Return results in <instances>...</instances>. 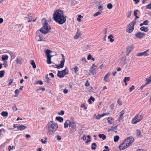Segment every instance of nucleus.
<instances>
[{"mask_svg": "<svg viewBox=\"0 0 151 151\" xmlns=\"http://www.w3.org/2000/svg\"><path fill=\"white\" fill-rule=\"evenodd\" d=\"M66 16H64L63 12L59 10H57L53 15L54 20L59 24H62L66 21Z\"/></svg>", "mask_w": 151, "mask_h": 151, "instance_id": "obj_1", "label": "nucleus"}, {"mask_svg": "<svg viewBox=\"0 0 151 151\" xmlns=\"http://www.w3.org/2000/svg\"><path fill=\"white\" fill-rule=\"evenodd\" d=\"M58 128V125L57 123H53L52 121L49 122L46 126L49 134L50 135L54 134Z\"/></svg>", "mask_w": 151, "mask_h": 151, "instance_id": "obj_2", "label": "nucleus"}, {"mask_svg": "<svg viewBox=\"0 0 151 151\" xmlns=\"http://www.w3.org/2000/svg\"><path fill=\"white\" fill-rule=\"evenodd\" d=\"M42 22L43 24V26L40 31L42 33L45 34L49 32L50 29H51V28L48 26V23L45 19H42Z\"/></svg>", "mask_w": 151, "mask_h": 151, "instance_id": "obj_3", "label": "nucleus"}, {"mask_svg": "<svg viewBox=\"0 0 151 151\" xmlns=\"http://www.w3.org/2000/svg\"><path fill=\"white\" fill-rule=\"evenodd\" d=\"M69 132L70 133L73 134L75 132L77 129L76 123L72 122L69 125Z\"/></svg>", "mask_w": 151, "mask_h": 151, "instance_id": "obj_4", "label": "nucleus"}, {"mask_svg": "<svg viewBox=\"0 0 151 151\" xmlns=\"http://www.w3.org/2000/svg\"><path fill=\"white\" fill-rule=\"evenodd\" d=\"M143 118L142 114H138L135 116L132 119V123L134 124H135L137 122L140 121Z\"/></svg>", "mask_w": 151, "mask_h": 151, "instance_id": "obj_5", "label": "nucleus"}, {"mask_svg": "<svg viewBox=\"0 0 151 151\" xmlns=\"http://www.w3.org/2000/svg\"><path fill=\"white\" fill-rule=\"evenodd\" d=\"M136 22L132 21L128 26L129 28L127 29V32L129 33H131L134 29V24Z\"/></svg>", "mask_w": 151, "mask_h": 151, "instance_id": "obj_6", "label": "nucleus"}, {"mask_svg": "<svg viewBox=\"0 0 151 151\" xmlns=\"http://www.w3.org/2000/svg\"><path fill=\"white\" fill-rule=\"evenodd\" d=\"M126 141L123 142L122 144L120 145L119 147L120 150H124L127 148L129 146V144L126 143Z\"/></svg>", "mask_w": 151, "mask_h": 151, "instance_id": "obj_7", "label": "nucleus"}, {"mask_svg": "<svg viewBox=\"0 0 151 151\" xmlns=\"http://www.w3.org/2000/svg\"><path fill=\"white\" fill-rule=\"evenodd\" d=\"M37 35L36 36V40L38 41H42V40L43 38L42 36V35L40 34V32L39 31H37L36 32Z\"/></svg>", "mask_w": 151, "mask_h": 151, "instance_id": "obj_8", "label": "nucleus"}, {"mask_svg": "<svg viewBox=\"0 0 151 151\" xmlns=\"http://www.w3.org/2000/svg\"><path fill=\"white\" fill-rule=\"evenodd\" d=\"M134 138L132 137H129L127 138L126 141L127 144H129V146L134 142Z\"/></svg>", "mask_w": 151, "mask_h": 151, "instance_id": "obj_9", "label": "nucleus"}, {"mask_svg": "<svg viewBox=\"0 0 151 151\" xmlns=\"http://www.w3.org/2000/svg\"><path fill=\"white\" fill-rule=\"evenodd\" d=\"M149 50L148 49L144 52L138 53L137 54V55L138 56H147L149 55V53H147Z\"/></svg>", "mask_w": 151, "mask_h": 151, "instance_id": "obj_10", "label": "nucleus"}, {"mask_svg": "<svg viewBox=\"0 0 151 151\" xmlns=\"http://www.w3.org/2000/svg\"><path fill=\"white\" fill-rule=\"evenodd\" d=\"M145 35V33L139 32L136 33L135 35V36L138 38L142 39L143 38Z\"/></svg>", "mask_w": 151, "mask_h": 151, "instance_id": "obj_11", "label": "nucleus"}, {"mask_svg": "<svg viewBox=\"0 0 151 151\" xmlns=\"http://www.w3.org/2000/svg\"><path fill=\"white\" fill-rule=\"evenodd\" d=\"M62 59L63 60L61 61L60 64L57 66L58 68H62L64 66L65 59L64 56L62 57Z\"/></svg>", "mask_w": 151, "mask_h": 151, "instance_id": "obj_12", "label": "nucleus"}, {"mask_svg": "<svg viewBox=\"0 0 151 151\" xmlns=\"http://www.w3.org/2000/svg\"><path fill=\"white\" fill-rule=\"evenodd\" d=\"M124 110H122L120 113V115L119 117L118 120L119 122L122 121L123 120V115L124 114Z\"/></svg>", "mask_w": 151, "mask_h": 151, "instance_id": "obj_13", "label": "nucleus"}, {"mask_svg": "<svg viewBox=\"0 0 151 151\" xmlns=\"http://www.w3.org/2000/svg\"><path fill=\"white\" fill-rule=\"evenodd\" d=\"M106 114L103 113L102 114H98V115L96 116V114H95L94 115V117L97 119H99L101 117L106 115Z\"/></svg>", "mask_w": 151, "mask_h": 151, "instance_id": "obj_14", "label": "nucleus"}, {"mask_svg": "<svg viewBox=\"0 0 151 151\" xmlns=\"http://www.w3.org/2000/svg\"><path fill=\"white\" fill-rule=\"evenodd\" d=\"M72 122L70 121L69 120H67L64 123V127L65 128H66L68 127L69 125Z\"/></svg>", "mask_w": 151, "mask_h": 151, "instance_id": "obj_15", "label": "nucleus"}, {"mask_svg": "<svg viewBox=\"0 0 151 151\" xmlns=\"http://www.w3.org/2000/svg\"><path fill=\"white\" fill-rule=\"evenodd\" d=\"M17 129L20 130H23L27 128L26 126L22 125H21L19 126H17Z\"/></svg>", "mask_w": 151, "mask_h": 151, "instance_id": "obj_16", "label": "nucleus"}, {"mask_svg": "<svg viewBox=\"0 0 151 151\" xmlns=\"http://www.w3.org/2000/svg\"><path fill=\"white\" fill-rule=\"evenodd\" d=\"M16 61L17 63L18 64H21L23 63V60L22 58L19 57L17 58L16 59Z\"/></svg>", "mask_w": 151, "mask_h": 151, "instance_id": "obj_17", "label": "nucleus"}, {"mask_svg": "<svg viewBox=\"0 0 151 151\" xmlns=\"http://www.w3.org/2000/svg\"><path fill=\"white\" fill-rule=\"evenodd\" d=\"M52 51L48 49L45 52L46 55L47 57H52V56L50 55L51 53L52 52Z\"/></svg>", "mask_w": 151, "mask_h": 151, "instance_id": "obj_18", "label": "nucleus"}, {"mask_svg": "<svg viewBox=\"0 0 151 151\" xmlns=\"http://www.w3.org/2000/svg\"><path fill=\"white\" fill-rule=\"evenodd\" d=\"M45 78L46 79V80L45 81V82L47 83V84L49 85L50 81V79H49L48 77V74L46 75L45 76Z\"/></svg>", "mask_w": 151, "mask_h": 151, "instance_id": "obj_19", "label": "nucleus"}, {"mask_svg": "<svg viewBox=\"0 0 151 151\" xmlns=\"http://www.w3.org/2000/svg\"><path fill=\"white\" fill-rule=\"evenodd\" d=\"M133 48L132 46H129L127 47V52L128 54H129L131 51L132 50Z\"/></svg>", "mask_w": 151, "mask_h": 151, "instance_id": "obj_20", "label": "nucleus"}, {"mask_svg": "<svg viewBox=\"0 0 151 151\" xmlns=\"http://www.w3.org/2000/svg\"><path fill=\"white\" fill-rule=\"evenodd\" d=\"M67 71H68V69L67 68H65L64 70L61 71L62 75L63 76V77L66 74H68L67 72Z\"/></svg>", "mask_w": 151, "mask_h": 151, "instance_id": "obj_21", "label": "nucleus"}, {"mask_svg": "<svg viewBox=\"0 0 151 151\" xmlns=\"http://www.w3.org/2000/svg\"><path fill=\"white\" fill-rule=\"evenodd\" d=\"M140 29L142 31H143L145 32H147L148 30V28L145 27H141Z\"/></svg>", "mask_w": 151, "mask_h": 151, "instance_id": "obj_22", "label": "nucleus"}, {"mask_svg": "<svg viewBox=\"0 0 151 151\" xmlns=\"http://www.w3.org/2000/svg\"><path fill=\"white\" fill-rule=\"evenodd\" d=\"M118 125H116L115 127H111V129L112 131H113L114 132L116 133L117 132V127Z\"/></svg>", "mask_w": 151, "mask_h": 151, "instance_id": "obj_23", "label": "nucleus"}, {"mask_svg": "<svg viewBox=\"0 0 151 151\" xmlns=\"http://www.w3.org/2000/svg\"><path fill=\"white\" fill-rule=\"evenodd\" d=\"M110 74V73H108L107 74H106V75L104 77V80L105 81L107 82L108 81V80H107V79L109 77Z\"/></svg>", "mask_w": 151, "mask_h": 151, "instance_id": "obj_24", "label": "nucleus"}, {"mask_svg": "<svg viewBox=\"0 0 151 151\" xmlns=\"http://www.w3.org/2000/svg\"><path fill=\"white\" fill-rule=\"evenodd\" d=\"M102 9L99 10L98 12L96 13L95 14H94V17H96L98 16L102 12Z\"/></svg>", "mask_w": 151, "mask_h": 151, "instance_id": "obj_25", "label": "nucleus"}, {"mask_svg": "<svg viewBox=\"0 0 151 151\" xmlns=\"http://www.w3.org/2000/svg\"><path fill=\"white\" fill-rule=\"evenodd\" d=\"M30 63L34 68H36V65H35V62L34 60H31L30 61Z\"/></svg>", "mask_w": 151, "mask_h": 151, "instance_id": "obj_26", "label": "nucleus"}, {"mask_svg": "<svg viewBox=\"0 0 151 151\" xmlns=\"http://www.w3.org/2000/svg\"><path fill=\"white\" fill-rule=\"evenodd\" d=\"M99 136L100 138H102V139L104 140L106 139V136L104 135V134H99Z\"/></svg>", "mask_w": 151, "mask_h": 151, "instance_id": "obj_27", "label": "nucleus"}, {"mask_svg": "<svg viewBox=\"0 0 151 151\" xmlns=\"http://www.w3.org/2000/svg\"><path fill=\"white\" fill-rule=\"evenodd\" d=\"M119 136L116 135L114 137V141L115 142H117L119 139Z\"/></svg>", "mask_w": 151, "mask_h": 151, "instance_id": "obj_28", "label": "nucleus"}, {"mask_svg": "<svg viewBox=\"0 0 151 151\" xmlns=\"http://www.w3.org/2000/svg\"><path fill=\"white\" fill-rule=\"evenodd\" d=\"M56 119L57 121L60 122H62L63 120V118L62 117L60 116L57 117L56 118Z\"/></svg>", "mask_w": 151, "mask_h": 151, "instance_id": "obj_29", "label": "nucleus"}, {"mask_svg": "<svg viewBox=\"0 0 151 151\" xmlns=\"http://www.w3.org/2000/svg\"><path fill=\"white\" fill-rule=\"evenodd\" d=\"M8 58V56L7 55H3L2 56V59L3 61L7 60Z\"/></svg>", "mask_w": 151, "mask_h": 151, "instance_id": "obj_30", "label": "nucleus"}, {"mask_svg": "<svg viewBox=\"0 0 151 151\" xmlns=\"http://www.w3.org/2000/svg\"><path fill=\"white\" fill-rule=\"evenodd\" d=\"M97 145L96 143H93L92 144L91 148L92 149L95 150L96 149Z\"/></svg>", "mask_w": 151, "mask_h": 151, "instance_id": "obj_31", "label": "nucleus"}, {"mask_svg": "<svg viewBox=\"0 0 151 151\" xmlns=\"http://www.w3.org/2000/svg\"><path fill=\"white\" fill-rule=\"evenodd\" d=\"M114 37L112 36L111 35H109L108 36V38L110 39V41L111 42H112L114 41V40L113 39Z\"/></svg>", "mask_w": 151, "mask_h": 151, "instance_id": "obj_32", "label": "nucleus"}, {"mask_svg": "<svg viewBox=\"0 0 151 151\" xmlns=\"http://www.w3.org/2000/svg\"><path fill=\"white\" fill-rule=\"evenodd\" d=\"M57 76L60 78H62L63 77V76L62 75V72H61V71H58Z\"/></svg>", "mask_w": 151, "mask_h": 151, "instance_id": "obj_33", "label": "nucleus"}, {"mask_svg": "<svg viewBox=\"0 0 151 151\" xmlns=\"http://www.w3.org/2000/svg\"><path fill=\"white\" fill-rule=\"evenodd\" d=\"M97 67V66L96 65H95L94 64H93L92 65V67L91 69V70L92 72H93L95 70V69H96V68Z\"/></svg>", "mask_w": 151, "mask_h": 151, "instance_id": "obj_34", "label": "nucleus"}, {"mask_svg": "<svg viewBox=\"0 0 151 151\" xmlns=\"http://www.w3.org/2000/svg\"><path fill=\"white\" fill-rule=\"evenodd\" d=\"M108 122L110 124H112V122L113 120V119L111 117H108L107 119Z\"/></svg>", "mask_w": 151, "mask_h": 151, "instance_id": "obj_35", "label": "nucleus"}, {"mask_svg": "<svg viewBox=\"0 0 151 151\" xmlns=\"http://www.w3.org/2000/svg\"><path fill=\"white\" fill-rule=\"evenodd\" d=\"M51 57H47V62L49 64H50L51 63Z\"/></svg>", "mask_w": 151, "mask_h": 151, "instance_id": "obj_36", "label": "nucleus"}, {"mask_svg": "<svg viewBox=\"0 0 151 151\" xmlns=\"http://www.w3.org/2000/svg\"><path fill=\"white\" fill-rule=\"evenodd\" d=\"M1 114L3 116H6L8 115V113L6 111H3Z\"/></svg>", "mask_w": 151, "mask_h": 151, "instance_id": "obj_37", "label": "nucleus"}, {"mask_svg": "<svg viewBox=\"0 0 151 151\" xmlns=\"http://www.w3.org/2000/svg\"><path fill=\"white\" fill-rule=\"evenodd\" d=\"M5 71L4 70L1 71H0V77L2 78L4 76V73H5Z\"/></svg>", "mask_w": 151, "mask_h": 151, "instance_id": "obj_38", "label": "nucleus"}, {"mask_svg": "<svg viewBox=\"0 0 151 151\" xmlns=\"http://www.w3.org/2000/svg\"><path fill=\"white\" fill-rule=\"evenodd\" d=\"M36 19H35V20H34V19L33 18V17L32 16H30L28 18V22H29L32 21H35L36 20Z\"/></svg>", "mask_w": 151, "mask_h": 151, "instance_id": "obj_39", "label": "nucleus"}, {"mask_svg": "<svg viewBox=\"0 0 151 151\" xmlns=\"http://www.w3.org/2000/svg\"><path fill=\"white\" fill-rule=\"evenodd\" d=\"M113 7L112 4L111 3H109L107 5V7L109 9H111Z\"/></svg>", "mask_w": 151, "mask_h": 151, "instance_id": "obj_40", "label": "nucleus"}, {"mask_svg": "<svg viewBox=\"0 0 151 151\" xmlns=\"http://www.w3.org/2000/svg\"><path fill=\"white\" fill-rule=\"evenodd\" d=\"M80 36V34H79L78 33H77L76 35L74 37V38L75 39H77L79 38Z\"/></svg>", "mask_w": 151, "mask_h": 151, "instance_id": "obj_41", "label": "nucleus"}, {"mask_svg": "<svg viewBox=\"0 0 151 151\" xmlns=\"http://www.w3.org/2000/svg\"><path fill=\"white\" fill-rule=\"evenodd\" d=\"M83 18V17L81 15H78V17L77 18V20L79 22H81V19Z\"/></svg>", "mask_w": 151, "mask_h": 151, "instance_id": "obj_42", "label": "nucleus"}, {"mask_svg": "<svg viewBox=\"0 0 151 151\" xmlns=\"http://www.w3.org/2000/svg\"><path fill=\"white\" fill-rule=\"evenodd\" d=\"M141 132L139 129L137 130V136L138 137L140 135Z\"/></svg>", "mask_w": 151, "mask_h": 151, "instance_id": "obj_43", "label": "nucleus"}, {"mask_svg": "<svg viewBox=\"0 0 151 151\" xmlns=\"http://www.w3.org/2000/svg\"><path fill=\"white\" fill-rule=\"evenodd\" d=\"M132 11H130L128 12V14L127 16V17L128 18H130V16L131 15L132 13Z\"/></svg>", "mask_w": 151, "mask_h": 151, "instance_id": "obj_44", "label": "nucleus"}, {"mask_svg": "<svg viewBox=\"0 0 151 151\" xmlns=\"http://www.w3.org/2000/svg\"><path fill=\"white\" fill-rule=\"evenodd\" d=\"M146 8L148 9H151V2L146 6Z\"/></svg>", "mask_w": 151, "mask_h": 151, "instance_id": "obj_45", "label": "nucleus"}, {"mask_svg": "<svg viewBox=\"0 0 151 151\" xmlns=\"http://www.w3.org/2000/svg\"><path fill=\"white\" fill-rule=\"evenodd\" d=\"M134 89V86L133 85H132L129 88V91L131 92Z\"/></svg>", "mask_w": 151, "mask_h": 151, "instance_id": "obj_46", "label": "nucleus"}, {"mask_svg": "<svg viewBox=\"0 0 151 151\" xmlns=\"http://www.w3.org/2000/svg\"><path fill=\"white\" fill-rule=\"evenodd\" d=\"M146 81L147 83L149 82V84H150L151 82V79L150 78H147L146 79Z\"/></svg>", "mask_w": 151, "mask_h": 151, "instance_id": "obj_47", "label": "nucleus"}, {"mask_svg": "<svg viewBox=\"0 0 151 151\" xmlns=\"http://www.w3.org/2000/svg\"><path fill=\"white\" fill-rule=\"evenodd\" d=\"M13 79H11L9 80V85H11L12 83L13 82Z\"/></svg>", "mask_w": 151, "mask_h": 151, "instance_id": "obj_48", "label": "nucleus"}, {"mask_svg": "<svg viewBox=\"0 0 151 151\" xmlns=\"http://www.w3.org/2000/svg\"><path fill=\"white\" fill-rule=\"evenodd\" d=\"M117 102L120 105H122V101L120 100V99H118L117 101Z\"/></svg>", "mask_w": 151, "mask_h": 151, "instance_id": "obj_49", "label": "nucleus"}, {"mask_svg": "<svg viewBox=\"0 0 151 151\" xmlns=\"http://www.w3.org/2000/svg\"><path fill=\"white\" fill-rule=\"evenodd\" d=\"M56 138L58 140H60L61 139V137L59 135H57L56 136Z\"/></svg>", "mask_w": 151, "mask_h": 151, "instance_id": "obj_50", "label": "nucleus"}, {"mask_svg": "<svg viewBox=\"0 0 151 151\" xmlns=\"http://www.w3.org/2000/svg\"><path fill=\"white\" fill-rule=\"evenodd\" d=\"M148 21L147 20H146L143 22L144 25H147L148 24Z\"/></svg>", "mask_w": 151, "mask_h": 151, "instance_id": "obj_51", "label": "nucleus"}, {"mask_svg": "<svg viewBox=\"0 0 151 151\" xmlns=\"http://www.w3.org/2000/svg\"><path fill=\"white\" fill-rule=\"evenodd\" d=\"M64 114V112L63 111V110H61V111H60V112H59L58 113V114L59 115H63Z\"/></svg>", "mask_w": 151, "mask_h": 151, "instance_id": "obj_52", "label": "nucleus"}, {"mask_svg": "<svg viewBox=\"0 0 151 151\" xmlns=\"http://www.w3.org/2000/svg\"><path fill=\"white\" fill-rule=\"evenodd\" d=\"M15 149V147L14 146H12V147L11 146H9L8 149L9 151L11 150V149Z\"/></svg>", "mask_w": 151, "mask_h": 151, "instance_id": "obj_53", "label": "nucleus"}, {"mask_svg": "<svg viewBox=\"0 0 151 151\" xmlns=\"http://www.w3.org/2000/svg\"><path fill=\"white\" fill-rule=\"evenodd\" d=\"M37 83L39 84L40 85H42L43 84V82L41 80L39 81H37Z\"/></svg>", "mask_w": 151, "mask_h": 151, "instance_id": "obj_54", "label": "nucleus"}, {"mask_svg": "<svg viewBox=\"0 0 151 151\" xmlns=\"http://www.w3.org/2000/svg\"><path fill=\"white\" fill-rule=\"evenodd\" d=\"M124 79L126 80V81H130V78L129 77H125Z\"/></svg>", "mask_w": 151, "mask_h": 151, "instance_id": "obj_55", "label": "nucleus"}, {"mask_svg": "<svg viewBox=\"0 0 151 151\" xmlns=\"http://www.w3.org/2000/svg\"><path fill=\"white\" fill-rule=\"evenodd\" d=\"M138 11V9L136 10L134 12V16H136L137 15V12Z\"/></svg>", "mask_w": 151, "mask_h": 151, "instance_id": "obj_56", "label": "nucleus"}, {"mask_svg": "<svg viewBox=\"0 0 151 151\" xmlns=\"http://www.w3.org/2000/svg\"><path fill=\"white\" fill-rule=\"evenodd\" d=\"M85 85L86 86H88L90 85L88 81H87L85 83Z\"/></svg>", "mask_w": 151, "mask_h": 151, "instance_id": "obj_57", "label": "nucleus"}, {"mask_svg": "<svg viewBox=\"0 0 151 151\" xmlns=\"http://www.w3.org/2000/svg\"><path fill=\"white\" fill-rule=\"evenodd\" d=\"M63 92L64 93L66 94L68 92V90L67 89H65L64 90Z\"/></svg>", "mask_w": 151, "mask_h": 151, "instance_id": "obj_58", "label": "nucleus"}, {"mask_svg": "<svg viewBox=\"0 0 151 151\" xmlns=\"http://www.w3.org/2000/svg\"><path fill=\"white\" fill-rule=\"evenodd\" d=\"M12 109L14 111H16L17 110V108L15 106H14L12 107Z\"/></svg>", "mask_w": 151, "mask_h": 151, "instance_id": "obj_59", "label": "nucleus"}, {"mask_svg": "<svg viewBox=\"0 0 151 151\" xmlns=\"http://www.w3.org/2000/svg\"><path fill=\"white\" fill-rule=\"evenodd\" d=\"M91 58H92V56L91 55V54H89L88 55L87 59L88 60H89L90 59H91Z\"/></svg>", "mask_w": 151, "mask_h": 151, "instance_id": "obj_60", "label": "nucleus"}, {"mask_svg": "<svg viewBox=\"0 0 151 151\" xmlns=\"http://www.w3.org/2000/svg\"><path fill=\"white\" fill-rule=\"evenodd\" d=\"M82 139H83L84 140H86V136L85 134H84L83 135V136L82 137Z\"/></svg>", "mask_w": 151, "mask_h": 151, "instance_id": "obj_61", "label": "nucleus"}, {"mask_svg": "<svg viewBox=\"0 0 151 151\" xmlns=\"http://www.w3.org/2000/svg\"><path fill=\"white\" fill-rule=\"evenodd\" d=\"M40 141L43 144H46L47 142L46 141H44L42 139H41Z\"/></svg>", "mask_w": 151, "mask_h": 151, "instance_id": "obj_62", "label": "nucleus"}, {"mask_svg": "<svg viewBox=\"0 0 151 151\" xmlns=\"http://www.w3.org/2000/svg\"><path fill=\"white\" fill-rule=\"evenodd\" d=\"M81 107L82 108H84V109L86 110L87 109V107L85 106V105L83 104H81Z\"/></svg>", "mask_w": 151, "mask_h": 151, "instance_id": "obj_63", "label": "nucleus"}, {"mask_svg": "<svg viewBox=\"0 0 151 151\" xmlns=\"http://www.w3.org/2000/svg\"><path fill=\"white\" fill-rule=\"evenodd\" d=\"M78 69V67L77 66H76L74 68V70L76 73L77 72Z\"/></svg>", "mask_w": 151, "mask_h": 151, "instance_id": "obj_64", "label": "nucleus"}]
</instances>
